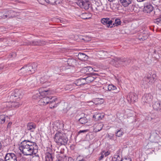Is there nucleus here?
Instances as JSON below:
<instances>
[{
    "label": "nucleus",
    "instance_id": "nucleus-36",
    "mask_svg": "<svg viewBox=\"0 0 161 161\" xmlns=\"http://www.w3.org/2000/svg\"><path fill=\"white\" fill-rule=\"evenodd\" d=\"M91 14L86 13H82L80 15L81 18L83 19H89L91 17Z\"/></svg>",
    "mask_w": 161,
    "mask_h": 161
},
{
    "label": "nucleus",
    "instance_id": "nucleus-43",
    "mask_svg": "<svg viewBox=\"0 0 161 161\" xmlns=\"http://www.w3.org/2000/svg\"><path fill=\"white\" fill-rule=\"evenodd\" d=\"M5 15V10L0 11V19H5L6 17Z\"/></svg>",
    "mask_w": 161,
    "mask_h": 161
},
{
    "label": "nucleus",
    "instance_id": "nucleus-5",
    "mask_svg": "<svg viewBox=\"0 0 161 161\" xmlns=\"http://www.w3.org/2000/svg\"><path fill=\"white\" fill-rule=\"evenodd\" d=\"M78 5L81 8L85 9H88L91 7V3L89 0H79Z\"/></svg>",
    "mask_w": 161,
    "mask_h": 161
},
{
    "label": "nucleus",
    "instance_id": "nucleus-49",
    "mask_svg": "<svg viewBox=\"0 0 161 161\" xmlns=\"http://www.w3.org/2000/svg\"><path fill=\"white\" fill-rule=\"evenodd\" d=\"M45 1L46 3H50L51 4H53V3L54 2V0H44L43 1Z\"/></svg>",
    "mask_w": 161,
    "mask_h": 161
},
{
    "label": "nucleus",
    "instance_id": "nucleus-42",
    "mask_svg": "<svg viewBox=\"0 0 161 161\" xmlns=\"http://www.w3.org/2000/svg\"><path fill=\"white\" fill-rule=\"evenodd\" d=\"M67 64L69 66H72L75 62V61L73 59H68L67 61Z\"/></svg>",
    "mask_w": 161,
    "mask_h": 161
},
{
    "label": "nucleus",
    "instance_id": "nucleus-61",
    "mask_svg": "<svg viewBox=\"0 0 161 161\" xmlns=\"http://www.w3.org/2000/svg\"><path fill=\"white\" fill-rule=\"evenodd\" d=\"M6 103V102H4L3 103L2 105L4 106V108H7V106H6V104H5Z\"/></svg>",
    "mask_w": 161,
    "mask_h": 161
},
{
    "label": "nucleus",
    "instance_id": "nucleus-2",
    "mask_svg": "<svg viewBox=\"0 0 161 161\" xmlns=\"http://www.w3.org/2000/svg\"><path fill=\"white\" fill-rule=\"evenodd\" d=\"M54 140L58 145H65L67 144L68 139L65 134L58 131L55 135Z\"/></svg>",
    "mask_w": 161,
    "mask_h": 161
},
{
    "label": "nucleus",
    "instance_id": "nucleus-15",
    "mask_svg": "<svg viewBox=\"0 0 161 161\" xmlns=\"http://www.w3.org/2000/svg\"><path fill=\"white\" fill-rule=\"evenodd\" d=\"M153 8L152 5L150 4H145L144 5L143 11L145 13H150L153 10Z\"/></svg>",
    "mask_w": 161,
    "mask_h": 161
},
{
    "label": "nucleus",
    "instance_id": "nucleus-33",
    "mask_svg": "<svg viewBox=\"0 0 161 161\" xmlns=\"http://www.w3.org/2000/svg\"><path fill=\"white\" fill-rule=\"evenodd\" d=\"M149 119L150 121H152L154 122H156L159 120L158 116L155 115L154 114H150V119Z\"/></svg>",
    "mask_w": 161,
    "mask_h": 161
},
{
    "label": "nucleus",
    "instance_id": "nucleus-30",
    "mask_svg": "<svg viewBox=\"0 0 161 161\" xmlns=\"http://www.w3.org/2000/svg\"><path fill=\"white\" fill-rule=\"evenodd\" d=\"M57 100V98L52 99V100L49 101L48 103L49 104V107L51 108H53L57 106V104H56L55 101Z\"/></svg>",
    "mask_w": 161,
    "mask_h": 161
},
{
    "label": "nucleus",
    "instance_id": "nucleus-38",
    "mask_svg": "<svg viewBox=\"0 0 161 161\" xmlns=\"http://www.w3.org/2000/svg\"><path fill=\"white\" fill-rule=\"evenodd\" d=\"M80 39L84 40L85 42H87L91 41V37L87 36H81L80 37Z\"/></svg>",
    "mask_w": 161,
    "mask_h": 161
},
{
    "label": "nucleus",
    "instance_id": "nucleus-40",
    "mask_svg": "<svg viewBox=\"0 0 161 161\" xmlns=\"http://www.w3.org/2000/svg\"><path fill=\"white\" fill-rule=\"evenodd\" d=\"M79 122L81 124H85L87 123V119L85 117H81L79 119Z\"/></svg>",
    "mask_w": 161,
    "mask_h": 161
},
{
    "label": "nucleus",
    "instance_id": "nucleus-3",
    "mask_svg": "<svg viewBox=\"0 0 161 161\" xmlns=\"http://www.w3.org/2000/svg\"><path fill=\"white\" fill-rule=\"evenodd\" d=\"M156 75L155 74L152 75L148 74L145 77L143 80L142 87L147 88L151 83L154 82L156 79Z\"/></svg>",
    "mask_w": 161,
    "mask_h": 161
},
{
    "label": "nucleus",
    "instance_id": "nucleus-51",
    "mask_svg": "<svg viewBox=\"0 0 161 161\" xmlns=\"http://www.w3.org/2000/svg\"><path fill=\"white\" fill-rule=\"evenodd\" d=\"M31 161H39V160L38 157L34 156L32 157Z\"/></svg>",
    "mask_w": 161,
    "mask_h": 161
},
{
    "label": "nucleus",
    "instance_id": "nucleus-7",
    "mask_svg": "<svg viewBox=\"0 0 161 161\" xmlns=\"http://www.w3.org/2000/svg\"><path fill=\"white\" fill-rule=\"evenodd\" d=\"M101 23L107 28H112L114 25V23H112L113 21L108 18H103L101 19Z\"/></svg>",
    "mask_w": 161,
    "mask_h": 161
},
{
    "label": "nucleus",
    "instance_id": "nucleus-56",
    "mask_svg": "<svg viewBox=\"0 0 161 161\" xmlns=\"http://www.w3.org/2000/svg\"><path fill=\"white\" fill-rule=\"evenodd\" d=\"M72 86L71 85H68L65 88V90H68V89L71 90H72V88H70Z\"/></svg>",
    "mask_w": 161,
    "mask_h": 161
},
{
    "label": "nucleus",
    "instance_id": "nucleus-13",
    "mask_svg": "<svg viewBox=\"0 0 161 161\" xmlns=\"http://www.w3.org/2000/svg\"><path fill=\"white\" fill-rule=\"evenodd\" d=\"M21 97V91L17 89L14 90V93L10 96V98L11 99L16 100L20 98Z\"/></svg>",
    "mask_w": 161,
    "mask_h": 161
},
{
    "label": "nucleus",
    "instance_id": "nucleus-60",
    "mask_svg": "<svg viewBox=\"0 0 161 161\" xmlns=\"http://www.w3.org/2000/svg\"><path fill=\"white\" fill-rule=\"evenodd\" d=\"M19 161H27L26 159L25 158H21Z\"/></svg>",
    "mask_w": 161,
    "mask_h": 161
},
{
    "label": "nucleus",
    "instance_id": "nucleus-9",
    "mask_svg": "<svg viewBox=\"0 0 161 161\" xmlns=\"http://www.w3.org/2000/svg\"><path fill=\"white\" fill-rule=\"evenodd\" d=\"M127 98L129 102L133 103L137 101L138 97L135 93L131 92L127 96Z\"/></svg>",
    "mask_w": 161,
    "mask_h": 161
},
{
    "label": "nucleus",
    "instance_id": "nucleus-18",
    "mask_svg": "<svg viewBox=\"0 0 161 161\" xmlns=\"http://www.w3.org/2000/svg\"><path fill=\"white\" fill-rule=\"evenodd\" d=\"M39 91L41 96L43 97H46L51 93L50 91L48 90H44L43 88H40Z\"/></svg>",
    "mask_w": 161,
    "mask_h": 161
},
{
    "label": "nucleus",
    "instance_id": "nucleus-41",
    "mask_svg": "<svg viewBox=\"0 0 161 161\" xmlns=\"http://www.w3.org/2000/svg\"><path fill=\"white\" fill-rule=\"evenodd\" d=\"M8 118V116H6L4 115H0V124L4 123L6 120V118Z\"/></svg>",
    "mask_w": 161,
    "mask_h": 161
},
{
    "label": "nucleus",
    "instance_id": "nucleus-14",
    "mask_svg": "<svg viewBox=\"0 0 161 161\" xmlns=\"http://www.w3.org/2000/svg\"><path fill=\"white\" fill-rule=\"evenodd\" d=\"M153 107L154 110L161 112V101L155 102L153 103Z\"/></svg>",
    "mask_w": 161,
    "mask_h": 161
},
{
    "label": "nucleus",
    "instance_id": "nucleus-52",
    "mask_svg": "<svg viewBox=\"0 0 161 161\" xmlns=\"http://www.w3.org/2000/svg\"><path fill=\"white\" fill-rule=\"evenodd\" d=\"M54 2L53 3V4H59L62 2L61 0H54Z\"/></svg>",
    "mask_w": 161,
    "mask_h": 161
},
{
    "label": "nucleus",
    "instance_id": "nucleus-58",
    "mask_svg": "<svg viewBox=\"0 0 161 161\" xmlns=\"http://www.w3.org/2000/svg\"><path fill=\"white\" fill-rule=\"evenodd\" d=\"M110 153L109 151H107L106 152L104 151V155H105V157H106L109 155Z\"/></svg>",
    "mask_w": 161,
    "mask_h": 161
},
{
    "label": "nucleus",
    "instance_id": "nucleus-46",
    "mask_svg": "<svg viewBox=\"0 0 161 161\" xmlns=\"http://www.w3.org/2000/svg\"><path fill=\"white\" fill-rule=\"evenodd\" d=\"M154 14L156 15H159L161 13L160 10L158 8L154 9Z\"/></svg>",
    "mask_w": 161,
    "mask_h": 161
},
{
    "label": "nucleus",
    "instance_id": "nucleus-31",
    "mask_svg": "<svg viewBox=\"0 0 161 161\" xmlns=\"http://www.w3.org/2000/svg\"><path fill=\"white\" fill-rule=\"evenodd\" d=\"M53 154L49 153H47L46 154L45 161H53Z\"/></svg>",
    "mask_w": 161,
    "mask_h": 161
},
{
    "label": "nucleus",
    "instance_id": "nucleus-55",
    "mask_svg": "<svg viewBox=\"0 0 161 161\" xmlns=\"http://www.w3.org/2000/svg\"><path fill=\"white\" fill-rule=\"evenodd\" d=\"M89 130H80L79 132V134H80L81 133H86V132H87L89 131Z\"/></svg>",
    "mask_w": 161,
    "mask_h": 161
},
{
    "label": "nucleus",
    "instance_id": "nucleus-12",
    "mask_svg": "<svg viewBox=\"0 0 161 161\" xmlns=\"http://www.w3.org/2000/svg\"><path fill=\"white\" fill-rule=\"evenodd\" d=\"M53 98V97L50 98L47 97H44L39 100L38 102L39 104L41 105H45L48 104L49 101Z\"/></svg>",
    "mask_w": 161,
    "mask_h": 161
},
{
    "label": "nucleus",
    "instance_id": "nucleus-8",
    "mask_svg": "<svg viewBox=\"0 0 161 161\" xmlns=\"http://www.w3.org/2000/svg\"><path fill=\"white\" fill-rule=\"evenodd\" d=\"M85 78L86 83L91 82L92 81L97 82V80H99V77H97L96 74H91V75Z\"/></svg>",
    "mask_w": 161,
    "mask_h": 161
},
{
    "label": "nucleus",
    "instance_id": "nucleus-47",
    "mask_svg": "<svg viewBox=\"0 0 161 161\" xmlns=\"http://www.w3.org/2000/svg\"><path fill=\"white\" fill-rule=\"evenodd\" d=\"M121 161H131V159L130 157H125L122 158Z\"/></svg>",
    "mask_w": 161,
    "mask_h": 161
},
{
    "label": "nucleus",
    "instance_id": "nucleus-23",
    "mask_svg": "<svg viewBox=\"0 0 161 161\" xmlns=\"http://www.w3.org/2000/svg\"><path fill=\"white\" fill-rule=\"evenodd\" d=\"M36 126L35 124L33 122L28 123L27 125V130L33 132L35 129Z\"/></svg>",
    "mask_w": 161,
    "mask_h": 161
},
{
    "label": "nucleus",
    "instance_id": "nucleus-44",
    "mask_svg": "<svg viewBox=\"0 0 161 161\" xmlns=\"http://www.w3.org/2000/svg\"><path fill=\"white\" fill-rule=\"evenodd\" d=\"M12 107H13V108H18L20 106V104L19 103L15 102H12Z\"/></svg>",
    "mask_w": 161,
    "mask_h": 161
},
{
    "label": "nucleus",
    "instance_id": "nucleus-37",
    "mask_svg": "<svg viewBox=\"0 0 161 161\" xmlns=\"http://www.w3.org/2000/svg\"><path fill=\"white\" fill-rule=\"evenodd\" d=\"M99 98H96V99L95 100V102H93L92 101H89V102H87V105H88L89 106H91L93 105L94 104H95L96 105H97V104H100L101 103H103L102 102L101 103V102H98L97 103L96 102V101H97V100H98V101H99Z\"/></svg>",
    "mask_w": 161,
    "mask_h": 161
},
{
    "label": "nucleus",
    "instance_id": "nucleus-25",
    "mask_svg": "<svg viewBox=\"0 0 161 161\" xmlns=\"http://www.w3.org/2000/svg\"><path fill=\"white\" fill-rule=\"evenodd\" d=\"M158 137V135L155 132H152L150 136V138L153 142H157V138Z\"/></svg>",
    "mask_w": 161,
    "mask_h": 161
},
{
    "label": "nucleus",
    "instance_id": "nucleus-4",
    "mask_svg": "<svg viewBox=\"0 0 161 161\" xmlns=\"http://www.w3.org/2000/svg\"><path fill=\"white\" fill-rule=\"evenodd\" d=\"M129 61L130 60L125 58H114L111 59L110 63L114 66L117 67L118 64H124L126 65L128 64L129 63Z\"/></svg>",
    "mask_w": 161,
    "mask_h": 161
},
{
    "label": "nucleus",
    "instance_id": "nucleus-6",
    "mask_svg": "<svg viewBox=\"0 0 161 161\" xmlns=\"http://www.w3.org/2000/svg\"><path fill=\"white\" fill-rule=\"evenodd\" d=\"M27 72L30 75L34 73L37 69V64L36 63H34L31 64H29L25 66Z\"/></svg>",
    "mask_w": 161,
    "mask_h": 161
},
{
    "label": "nucleus",
    "instance_id": "nucleus-53",
    "mask_svg": "<svg viewBox=\"0 0 161 161\" xmlns=\"http://www.w3.org/2000/svg\"><path fill=\"white\" fill-rule=\"evenodd\" d=\"M114 137V134H111L110 135L108 134V137L109 138V139L112 140L113 139Z\"/></svg>",
    "mask_w": 161,
    "mask_h": 161
},
{
    "label": "nucleus",
    "instance_id": "nucleus-22",
    "mask_svg": "<svg viewBox=\"0 0 161 161\" xmlns=\"http://www.w3.org/2000/svg\"><path fill=\"white\" fill-rule=\"evenodd\" d=\"M48 77L47 75H45L41 77L40 79V82L41 83L44 84H45V86H49V83L47 82Z\"/></svg>",
    "mask_w": 161,
    "mask_h": 161
},
{
    "label": "nucleus",
    "instance_id": "nucleus-57",
    "mask_svg": "<svg viewBox=\"0 0 161 161\" xmlns=\"http://www.w3.org/2000/svg\"><path fill=\"white\" fill-rule=\"evenodd\" d=\"M16 55V53L15 52H13L10 54V56H11L13 58L15 57Z\"/></svg>",
    "mask_w": 161,
    "mask_h": 161
},
{
    "label": "nucleus",
    "instance_id": "nucleus-21",
    "mask_svg": "<svg viewBox=\"0 0 161 161\" xmlns=\"http://www.w3.org/2000/svg\"><path fill=\"white\" fill-rule=\"evenodd\" d=\"M95 7L96 10L99 12L102 11L103 9L102 4L100 1L95 2Z\"/></svg>",
    "mask_w": 161,
    "mask_h": 161
},
{
    "label": "nucleus",
    "instance_id": "nucleus-64",
    "mask_svg": "<svg viewBox=\"0 0 161 161\" xmlns=\"http://www.w3.org/2000/svg\"><path fill=\"white\" fill-rule=\"evenodd\" d=\"M158 89L161 90V84H158Z\"/></svg>",
    "mask_w": 161,
    "mask_h": 161
},
{
    "label": "nucleus",
    "instance_id": "nucleus-32",
    "mask_svg": "<svg viewBox=\"0 0 161 161\" xmlns=\"http://www.w3.org/2000/svg\"><path fill=\"white\" fill-rule=\"evenodd\" d=\"M115 136H116L120 137H121L124 134V130L122 128H120L118 129L115 132Z\"/></svg>",
    "mask_w": 161,
    "mask_h": 161
},
{
    "label": "nucleus",
    "instance_id": "nucleus-26",
    "mask_svg": "<svg viewBox=\"0 0 161 161\" xmlns=\"http://www.w3.org/2000/svg\"><path fill=\"white\" fill-rule=\"evenodd\" d=\"M86 84L85 78L79 79L75 81V84L77 86H80Z\"/></svg>",
    "mask_w": 161,
    "mask_h": 161
},
{
    "label": "nucleus",
    "instance_id": "nucleus-16",
    "mask_svg": "<svg viewBox=\"0 0 161 161\" xmlns=\"http://www.w3.org/2000/svg\"><path fill=\"white\" fill-rule=\"evenodd\" d=\"M103 127V124L101 123H96L93 126L94 130L97 132L101 130Z\"/></svg>",
    "mask_w": 161,
    "mask_h": 161
},
{
    "label": "nucleus",
    "instance_id": "nucleus-17",
    "mask_svg": "<svg viewBox=\"0 0 161 161\" xmlns=\"http://www.w3.org/2000/svg\"><path fill=\"white\" fill-rule=\"evenodd\" d=\"M6 18H9L10 17H13L15 16L16 13L12 10L9 11L5 10Z\"/></svg>",
    "mask_w": 161,
    "mask_h": 161
},
{
    "label": "nucleus",
    "instance_id": "nucleus-11",
    "mask_svg": "<svg viewBox=\"0 0 161 161\" xmlns=\"http://www.w3.org/2000/svg\"><path fill=\"white\" fill-rule=\"evenodd\" d=\"M153 97L150 93L145 94L142 98V102L146 103H150L152 100Z\"/></svg>",
    "mask_w": 161,
    "mask_h": 161
},
{
    "label": "nucleus",
    "instance_id": "nucleus-63",
    "mask_svg": "<svg viewBox=\"0 0 161 161\" xmlns=\"http://www.w3.org/2000/svg\"><path fill=\"white\" fill-rule=\"evenodd\" d=\"M150 114L148 115V116H147L146 117V119H147V120H148L150 121V120L149 119H150Z\"/></svg>",
    "mask_w": 161,
    "mask_h": 161
},
{
    "label": "nucleus",
    "instance_id": "nucleus-48",
    "mask_svg": "<svg viewBox=\"0 0 161 161\" xmlns=\"http://www.w3.org/2000/svg\"><path fill=\"white\" fill-rule=\"evenodd\" d=\"M5 104H6V106H7V108H13V107H12V102H6V103H5Z\"/></svg>",
    "mask_w": 161,
    "mask_h": 161
},
{
    "label": "nucleus",
    "instance_id": "nucleus-20",
    "mask_svg": "<svg viewBox=\"0 0 161 161\" xmlns=\"http://www.w3.org/2000/svg\"><path fill=\"white\" fill-rule=\"evenodd\" d=\"M45 44V42L41 40H38L36 41H32L30 42L28 45H32L36 46H42Z\"/></svg>",
    "mask_w": 161,
    "mask_h": 161
},
{
    "label": "nucleus",
    "instance_id": "nucleus-50",
    "mask_svg": "<svg viewBox=\"0 0 161 161\" xmlns=\"http://www.w3.org/2000/svg\"><path fill=\"white\" fill-rule=\"evenodd\" d=\"M155 22L157 23V24H159L160 25H161V18L157 19L155 21Z\"/></svg>",
    "mask_w": 161,
    "mask_h": 161
},
{
    "label": "nucleus",
    "instance_id": "nucleus-28",
    "mask_svg": "<svg viewBox=\"0 0 161 161\" xmlns=\"http://www.w3.org/2000/svg\"><path fill=\"white\" fill-rule=\"evenodd\" d=\"M104 117V115L101 113H96L93 116V118L96 121L100 120Z\"/></svg>",
    "mask_w": 161,
    "mask_h": 161
},
{
    "label": "nucleus",
    "instance_id": "nucleus-35",
    "mask_svg": "<svg viewBox=\"0 0 161 161\" xmlns=\"http://www.w3.org/2000/svg\"><path fill=\"white\" fill-rule=\"evenodd\" d=\"M87 56L85 54L79 53L78 55V58L81 60H85L87 59Z\"/></svg>",
    "mask_w": 161,
    "mask_h": 161
},
{
    "label": "nucleus",
    "instance_id": "nucleus-54",
    "mask_svg": "<svg viewBox=\"0 0 161 161\" xmlns=\"http://www.w3.org/2000/svg\"><path fill=\"white\" fill-rule=\"evenodd\" d=\"M104 151H103V152L101 153V156L99 158V159L100 160H101L104 157Z\"/></svg>",
    "mask_w": 161,
    "mask_h": 161
},
{
    "label": "nucleus",
    "instance_id": "nucleus-34",
    "mask_svg": "<svg viewBox=\"0 0 161 161\" xmlns=\"http://www.w3.org/2000/svg\"><path fill=\"white\" fill-rule=\"evenodd\" d=\"M99 54L100 56V58H106L108 56V53L107 52L103 51V50L100 52Z\"/></svg>",
    "mask_w": 161,
    "mask_h": 161
},
{
    "label": "nucleus",
    "instance_id": "nucleus-29",
    "mask_svg": "<svg viewBox=\"0 0 161 161\" xmlns=\"http://www.w3.org/2000/svg\"><path fill=\"white\" fill-rule=\"evenodd\" d=\"M132 0H119L120 3L125 7L128 6L131 3Z\"/></svg>",
    "mask_w": 161,
    "mask_h": 161
},
{
    "label": "nucleus",
    "instance_id": "nucleus-1",
    "mask_svg": "<svg viewBox=\"0 0 161 161\" xmlns=\"http://www.w3.org/2000/svg\"><path fill=\"white\" fill-rule=\"evenodd\" d=\"M38 147L35 142L25 140L21 143L19 150L25 155H31L37 152Z\"/></svg>",
    "mask_w": 161,
    "mask_h": 161
},
{
    "label": "nucleus",
    "instance_id": "nucleus-62",
    "mask_svg": "<svg viewBox=\"0 0 161 161\" xmlns=\"http://www.w3.org/2000/svg\"><path fill=\"white\" fill-rule=\"evenodd\" d=\"M146 39V38L145 37H144V36L143 37H142L141 38H139V39L140 40H142V41H143L144 40H145Z\"/></svg>",
    "mask_w": 161,
    "mask_h": 161
},
{
    "label": "nucleus",
    "instance_id": "nucleus-10",
    "mask_svg": "<svg viewBox=\"0 0 161 161\" xmlns=\"http://www.w3.org/2000/svg\"><path fill=\"white\" fill-rule=\"evenodd\" d=\"M5 161H17L16 155L14 153H7L4 157Z\"/></svg>",
    "mask_w": 161,
    "mask_h": 161
},
{
    "label": "nucleus",
    "instance_id": "nucleus-27",
    "mask_svg": "<svg viewBox=\"0 0 161 161\" xmlns=\"http://www.w3.org/2000/svg\"><path fill=\"white\" fill-rule=\"evenodd\" d=\"M28 85H35L36 82V77H31L27 80Z\"/></svg>",
    "mask_w": 161,
    "mask_h": 161
},
{
    "label": "nucleus",
    "instance_id": "nucleus-24",
    "mask_svg": "<svg viewBox=\"0 0 161 161\" xmlns=\"http://www.w3.org/2000/svg\"><path fill=\"white\" fill-rule=\"evenodd\" d=\"M108 89L109 91H113V92L115 93H117L119 92V88L117 89L115 86L112 84L109 85L108 86Z\"/></svg>",
    "mask_w": 161,
    "mask_h": 161
},
{
    "label": "nucleus",
    "instance_id": "nucleus-39",
    "mask_svg": "<svg viewBox=\"0 0 161 161\" xmlns=\"http://www.w3.org/2000/svg\"><path fill=\"white\" fill-rule=\"evenodd\" d=\"M122 158L118 154L115 155L112 158V161H121Z\"/></svg>",
    "mask_w": 161,
    "mask_h": 161
},
{
    "label": "nucleus",
    "instance_id": "nucleus-19",
    "mask_svg": "<svg viewBox=\"0 0 161 161\" xmlns=\"http://www.w3.org/2000/svg\"><path fill=\"white\" fill-rule=\"evenodd\" d=\"M25 69L26 67L25 66H24L19 70L18 73L19 75L20 76H26L29 75V74L27 72L26 69Z\"/></svg>",
    "mask_w": 161,
    "mask_h": 161
},
{
    "label": "nucleus",
    "instance_id": "nucleus-45",
    "mask_svg": "<svg viewBox=\"0 0 161 161\" xmlns=\"http://www.w3.org/2000/svg\"><path fill=\"white\" fill-rule=\"evenodd\" d=\"M114 26H118V25H120L121 24V21L120 19H116L115 21V23H114Z\"/></svg>",
    "mask_w": 161,
    "mask_h": 161
},
{
    "label": "nucleus",
    "instance_id": "nucleus-59",
    "mask_svg": "<svg viewBox=\"0 0 161 161\" xmlns=\"http://www.w3.org/2000/svg\"><path fill=\"white\" fill-rule=\"evenodd\" d=\"M6 39H5L3 38H0V42H2V41H4V42H6Z\"/></svg>",
    "mask_w": 161,
    "mask_h": 161
}]
</instances>
